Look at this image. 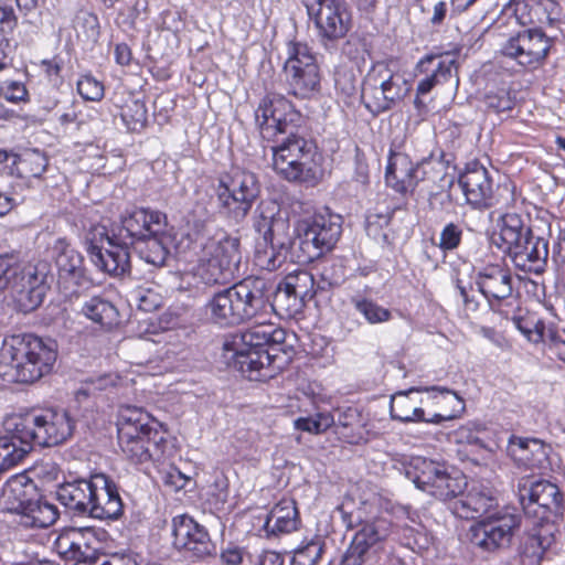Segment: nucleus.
Listing matches in <instances>:
<instances>
[{
	"label": "nucleus",
	"instance_id": "obj_8",
	"mask_svg": "<svg viewBox=\"0 0 565 565\" xmlns=\"http://www.w3.org/2000/svg\"><path fill=\"white\" fill-rule=\"evenodd\" d=\"M409 89L411 85L401 73L394 71L390 64L379 62L363 79L361 98L365 107L377 115L394 107Z\"/></svg>",
	"mask_w": 565,
	"mask_h": 565
},
{
	"label": "nucleus",
	"instance_id": "obj_27",
	"mask_svg": "<svg viewBox=\"0 0 565 565\" xmlns=\"http://www.w3.org/2000/svg\"><path fill=\"white\" fill-rule=\"evenodd\" d=\"M497 504L492 491L478 486L472 487L461 499L454 501L451 511L460 519H477L489 513Z\"/></svg>",
	"mask_w": 565,
	"mask_h": 565
},
{
	"label": "nucleus",
	"instance_id": "obj_3",
	"mask_svg": "<svg viewBox=\"0 0 565 565\" xmlns=\"http://www.w3.org/2000/svg\"><path fill=\"white\" fill-rule=\"evenodd\" d=\"M271 312V285L258 276H248L214 294L205 305L209 318L224 327L266 319Z\"/></svg>",
	"mask_w": 565,
	"mask_h": 565
},
{
	"label": "nucleus",
	"instance_id": "obj_46",
	"mask_svg": "<svg viewBox=\"0 0 565 565\" xmlns=\"http://www.w3.org/2000/svg\"><path fill=\"white\" fill-rule=\"evenodd\" d=\"M79 531L77 527H72L61 533L55 541V548L57 553L66 561H74L81 563L79 554Z\"/></svg>",
	"mask_w": 565,
	"mask_h": 565
},
{
	"label": "nucleus",
	"instance_id": "obj_48",
	"mask_svg": "<svg viewBox=\"0 0 565 565\" xmlns=\"http://www.w3.org/2000/svg\"><path fill=\"white\" fill-rule=\"evenodd\" d=\"M334 420L330 413H319L312 417H300L295 420V427L299 430L311 434L324 433L333 425Z\"/></svg>",
	"mask_w": 565,
	"mask_h": 565
},
{
	"label": "nucleus",
	"instance_id": "obj_22",
	"mask_svg": "<svg viewBox=\"0 0 565 565\" xmlns=\"http://www.w3.org/2000/svg\"><path fill=\"white\" fill-rule=\"evenodd\" d=\"M391 526V522L385 518H376L362 523L345 552L341 565H362L367 552L388 537Z\"/></svg>",
	"mask_w": 565,
	"mask_h": 565
},
{
	"label": "nucleus",
	"instance_id": "obj_44",
	"mask_svg": "<svg viewBox=\"0 0 565 565\" xmlns=\"http://www.w3.org/2000/svg\"><path fill=\"white\" fill-rule=\"evenodd\" d=\"M79 531V554L81 563L96 564L99 558V541L92 527H77Z\"/></svg>",
	"mask_w": 565,
	"mask_h": 565
},
{
	"label": "nucleus",
	"instance_id": "obj_11",
	"mask_svg": "<svg viewBox=\"0 0 565 565\" xmlns=\"http://www.w3.org/2000/svg\"><path fill=\"white\" fill-rule=\"evenodd\" d=\"M259 192L256 175L238 169L233 171L227 181L221 180L216 189L222 212L236 222L246 217Z\"/></svg>",
	"mask_w": 565,
	"mask_h": 565
},
{
	"label": "nucleus",
	"instance_id": "obj_56",
	"mask_svg": "<svg viewBox=\"0 0 565 565\" xmlns=\"http://www.w3.org/2000/svg\"><path fill=\"white\" fill-rule=\"evenodd\" d=\"M160 475L163 484L170 487L172 490L183 489L188 482V478L175 468L161 471Z\"/></svg>",
	"mask_w": 565,
	"mask_h": 565
},
{
	"label": "nucleus",
	"instance_id": "obj_54",
	"mask_svg": "<svg viewBox=\"0 0 565 565\" xmlns=\"http://www.w3.org/2000/svg\"><path fill=\"white\" fill-rule=\"evenodd\" d=\"M535 2V0H510L503 8V12L505 14H511L514 17L515 21L520 24H526L531 22L530 18V8L531 3Z\"/></svg>",
	"mask_w": 565,
	"mask_h": 565
},
{
	"label": "nucleus",
	"instance_id": "obj_45",
	"mask_svg": "<svg viewBox=\"0 0 565 565\" xmlns=\"http://www.w3.org/2000/svg\"><path fill=\"white\" fill-rule=\"evenodd\" d=\"M351 301L354 308L366 319L369 323L375 324L385 322L392 317L388 309L379 306L370 299L353 297Z\"/></svg>",
	"mask_w": 565,
	"mask_h": 565
},
{
	"label": "nucleus",
	"instance_id": "obj_39",
	"mask_svg": "<svg viewBox=\"0 0 565 565\" xmlns=\"http://www.w3.org/2000/svg\"><path fill=\"white\" fill-rule=\"evenodd\" d=\"M82 312L92 321L102 327H113L118 322V311L116 307L102 297H93L87 300Z\"/></svg>",
	"mask_w": 565,
	"mask_h": 565
},
{
	"label": "nucleus",
	"instance_id": "obj_23",
	"mask_svg": "<svg viewBox=\"0 0 565 565\" xmlns=\"http://www.w3.org/2000/svg\"><path fill=\"white\" fill-rule=\"evenodd\" d=\"M121 228L117 234L120 238L135 245L140 239L167 228V216L159 211L132 209L120 216Z\"/></svg>",
	"mask_w": 565,
	"mask_h": 565
},
{
	"label": "nucleus",
	"instance_id": "obj_5",
	"mask_svg": "<svg viewBox=\"0 0 565 565\" xmlns=\"http://www.w3.org/2000/svg\"><path fill=\"white\" fill-rule=\"evenodd\" d=\"M153 418L141 408L124 406L117 420L118 444L132 463L159 462L166 457L168 440Z\"/></svg>",
	"mask_w": 565,
	"mask_h": 565
},
{
	"label": "nucleus",
	"instance_id": "obj_29",
	"mask_svg": "<svg viewBox=\"0 0 565 565\" xmlns=\"http://www.w3.org/2000/svg\"><path fill=\"white\" fill-rule=\"evenodd\" d=\"M58 284L68 295H76L87 284L82 256L74 249H65L56 258Z\"/></svg>",
	"mask_w": 565,
	"mask_h": 565
},
{
	"label": "nucleus",
	"instance_id": "obj_36",
	"mask_svg": "<svg viewBox=\"0 0 565 565\" xmlns=\"http://www.w3.org/2000/svg\"><path fill=\"white\" fill-rule=\"evenodd\" d=\"M290 93L300 98H309L320 90V71L319 67H308L302 71L291 68L289 75H286Z\"/></svg>",
	"mask_w": 565,
	"mask_h": 565
},
{
	"label": "nucleus",
	"instance_id": "obj_60",
	"mask_svg": "<svg viewBox=\"0 0 565 565\" xmlns=\"http://www.w3.org/2000/svg\"><path fill=\"white\" fill-rule=\"evenodd\" d=\"M284 557L275 551H265L259 555L257 565H282Z\"/></svg>",
	"mask_w": 565,
	"mask_h": 565
},
{
	"label": "nucleus",
	"instance_id": "obj_59",
	"mask_svg": "<svg viewBox=\"0 0 565 565\" xmlns=\"http://www.w3.org/2000/svg\"><path fill=\"white\" fill-rule=\"evenodd\" d=\"M322 278L329 280L330 286H339L344 278V270L341 265H332L330 268H324Z\"/></svg>",
	"mask_w": 565,
	"mask_h": 565
},
{
	"label": "nucleus",
	"instance_id": "obj_2",
	"mask_svg": "<svg viewBox=\"0 0 565 565\" xmlns=\"http://www.w3.org/2000/svg\"><path fill=\"white\" fill-rule=\"evenodd\" d=\"M300 114L279 94H267L255 110V120L263 139L274 141L273 167L289 181L316 180L315 147L295 132Z\"/></svg>",
	"mask_w": 565,
	"mask_h": 565
},
{
	"label": "nucleus",
	"instance_id": "obj_43",
	"mask_svg": "<svg viewBox=\"0 0 565 565\" xmlns=\"http://www.w3.org/2000/svg\"><path fill=\"white\" fill-rule=\"evenodd\" d=\"M74 29L77 38L86 43H96L99 34L100 26L98 18L95 13L88 11H79L74 20Z\"/></svg>",
	"mask_w": 565,
	"mask_h": 565
},
{
	"label": "nucleus",
	"instance_id": "obj_31",
	"mask_svg": "<svg viewBox=\"0 0 565 565\" xmlns=\"http://www.w3.org/2000/svg\"><path fill=\"white\" fill-rule=\"evenodd\" d=\"M417 172L418 167H414L406 154L395 153L390 158L385 180L396 192L406 193L417 185Z\"/></svg>",
	"mask_w": 565,
	"mask_h": 565
},
{
	"label": "nucleus",
	"instance_id": "obj_33",
	"mask_svg": "<svg viewBox=\"0 0 565 565\" xmlns=\"http://www.w3.org/2000/svg\"><path fill=\"white\" fill-rule=\"evenodd\" d=\"M92 518L117 519L122 513V502L117 487L105 477V483L96 486Z\"/></svg>",
	"mask_w": 565,
	"mask_h": 565
},
{
	"label": "nucleus",
	"instance_id": "obj_52",
	"mask_svg": "<svg viewBox=\"0 0 565 565\" xmlns=\"http://www.w3.org/2000/svg\"><path fill=\"white\" fill-rule=\"evenodd\" d=\"M462 230L455 223L447 224L440 233L438 246L444 250L457 248L461 242Z\"/></svg>",
	"mask_w": 565,
	"mask_h": 565
},
{
	"label": "nucleus",
	"instance_id": "obj_21",
	"mask_svg": "<svg viewBox=\"0 0 565 565\" xmlns=\"http://www.w3.org/2000/svg\"><path fill=\"white\" fill-rule=\"evenodd\" d=\"M284 343H268L260 351H253L243 360L239 372L249 380H267L280 372L290 361L289 351Z\"/></svg>",
	"mask_w": 565,
	"mask_h": 565
},
{
	"label": "nucleus",
	"instance_id": "obj_41",
	"mask_svg": "<svg viewBox=\"0 0 565 565\" xmlns=\"http://www.w3.org/2000/svg\"><path fill=\"white\" fill-rule=\"evenodd\" d=\"M319 67L316 56L306 43L290 42L288 44V57L284 65L285 75H289L290 70L302 71L308 67Z\"/></svg>",
	"mask_w": 565,
	"mask_h": 565
},
{
	"label": "nucleus",
	"instance_id": "obj_17",
	"mask_svg": "<svg viewBox=\"0 0 565 565\" xmlns=\"http://www.w3.org/2000/svg\"><path fill=\"white\" fill-rule=\"evenodd\" d=\"M518 489L520 502L526 514L547 521L550 514L558 511L562 494L556 484L547 480L525 478L520 481Z\"/></svg>",
	"mask_w": 565,
	"mask_h": 565
},
{
	"label": "nucleus",
	"instance_id": "obj_4",
	"mask_svg": "<svg viewBox=\"0 0 565 565\" xmlns=\"http://www.w3.org/2000/svg\"><path fill=\"white\" fill-rule=\"evenodd\" d=\"M56 358L52 341L33 334L13 335L0 349V377L8 383H34L52 371Z\"/></svg>",
	"mask_w": 565,
	"mask_h": 565
},
{
	"label": "nucleus",
	"instance_id": "obj_24",
	"mask_svg": "<svg viewBox=\"0 0 565 565\" xmlns=\"http://www.w3.org/2000/svg\"><path fill=\"white\" fill-rule=\"evenodd\" d=\"M105 483V476L97 475L90 480H76L62 484L57 490L58 501L78 515L92 516L96 486Z\"/></svg>",
	"mask_w": 565,
	"mask_h": 565
},
{
	"label": "nucleus",
	"instance_id": "obj_12",
	"mask_svg": "<svg viewBox=\"0 0 565 565\" xmlns=\"http://www.w3.org/2000/svg\"><path fill=\"white\" fill-rule=\"evenodd\" d=\"M520 525L519 514L498 512L472 524L467 535L473 547L494 553L510 547Z\"/></svg>",
	"mask_w": 565,
	"mask_h": 565
},
{
	"label": "nucleus",
	"instance_id": "obj_30",
	"mask_svg": "<svg viewBox=\"0 0 565 565\" xmlns=\"http://www.w3.org/2000/svg\"><path fill=\"white\" fill-rule=\"evenodd\" d=\"M300 523L296 501L284 498L270 510L266 518L264 529L268 536H278L297 531Z\"/></svg>",
	"mask_w": 565,
	"mask_h": 565
},
{
	"label": "nucleus",
	"instance_id": "obj_37",
	"mask_svg": "<svg viewBox=\"0 0 565 565\" xmlns=\"http://www.w3.org/2000/svg\"><path fill=\"white\" fill-rule=\"evenodd\" d=\"M168 235L164 231H159V234H151L145 239H140L135 245H131L147 263L157 267L166 264L169 250L167 247Z\"/></svg>",
	"mask_w": 565,
	"mask_h": 565
},
{
	"label": "nucleus",
	"instance_id": "obj_32",
	"mask_svg": "<svg viewBox=\"0 0 565 565\" xmlns=\"http://www.w3.org/2000/svg\"><path fill=\"white\" fill-rule=\"evenodd\" d=\"M114 100L120 108V117L129 131L140 132L146 128L148 111L142 100L135 98L125 89L117 90Z\"/></svg>",
	"mask_w": 565,
	"mask_h": 565
},
{
	"label": "nucleus",
	"instance_id": "obj_16",
	"mask_svg": "<svg viewBox=\"0 0 565 565\" xmlns=\"http://www.w3.org/2000/svg\"><path fill=\"white\" fill-rule=\"evenodd\" d=\"M550 49L551 40L542 31L524 30L511 36L500 51L519 65L535 70L544 63Z\"/></svg>",
	"mask_w": 565,
	"mask_h": 565
},
{
	"label": "nucleus",
	"instance_id": "obj_7",
	"mask_svg": "<svg viewBox=\"0 0 565 565\" xmlns=\"http://www.w3.org/2000/svg\"><path fill=\"white\" fill-rule=\"evenodd\" d=\"M241 260L238 237L225 235L220 239H210L204 245L198 264L181 274L180 289H190L191 279L205 285L227 284L238 273Z\"/></svg>",
	"mask_w": 565,
	"mask_h": 565
},
{
	"label": "nucleus",
	"instance_id": "obj_13",
	"mask_svg": "<svg viewBox=\"0 0 565 565\" xmlns=\"http://www.w3.org/2000/svg\"><path fill=\"white\" fill-rule=\"evenodd\" d=\"M286 332L265 319L257 320V323L242 333L231 335L223 344L224 358L228 365L239 371L243 360L253 351L263 350L268 343H284Z\"/></svg>",
	"mask_w": 565,
	"mask_h": 565
},
{
	"label": "nucleus",
	"instance_id": "obj_53",
	"mask_svg": "<svg viewBox=\"0 0 565 565\" xmlns=\"http://www.w3.org/2000/svg\"><path fill=\"white\" fill-rule=\"evenodd\" d=\"M0 96L11 103L25 102L29 93L24 84L18 81H7L0 85Z\"/></svg>",
	"mask_w": 565,
	"mask_h": 565
},
{
	"label": "nucleus",
	"instance_id": "obj_9",
	"mask_svg": "<svg viewBox=\"0 0 565 565\" xmlns=\"http://www.w3.org/2000/svg\"><path fill=\"white\" fill-rule=\"evenodd\" d=\"M73 429L74 422L64 409L46 408L18 418V431L32 446H57L73 434Z\"/></svg>",
	"mask_w": 565,
	"mask_h": 565
},
{
	"label": "nucleus",
	"instance_id": "obj_64",
	"mask_svg": "<svg viewBox=\"0 0 565 565\" xmlns=\"http://www.w3.org/2000/svg\"><path fill=\"white\" fill-rule=\"evenodd\" d=\"M222 559L228 565H238L242 562V553L237 548L226 550L222 553Z\"/></svg>",
	"mask_w": 565,
	"mask_h": 565
},
{
	"label": "nucleus",
	"instance_id": "obj_61",
	"mask_svg": "<svg viewBox=\"0 0 565 565\" xmlns=\"http://www.w3.org/2000/svg\"><path fill=\"white\" fill-rule=\"evenodd\" d=\"M411 535L408 539L413 537V547L418 550H426L430 544V537L427 533L420 532L418 530H411Z\"/></svg>",
	"mask_w": 565,
	"mask_h": 565
},
{
	"label": "nucleus",
	"instance_id": "obj_10",
	"mask_svg": "<svg viewBox=\"0 0 565 565\" xmlns=\"http://www.w3.org/2000/svg\"><path fill=\"white\" fill-rule=\"evenodd\" d=\"M14 277L11 289L14 302L20 311L28 313L35 310L43 301L51 276V264L46 260L22 263L14 256Z\"/></svg>",
	"mask_w": 565,
	"mask_h": 565
},
{
	"label": "nucleus",
	"instance_id": "obj_20",
	"mask_svg": "<svg viewBox=\"0 0 565 565\" xmlns=\"http://www.w3.org/2000/svg\"><path fill=\"white\" fill-rule=\"evenodd\" d=\"M459 184L468 204L477 209H488L498 202L497 191L489 171L475 162L468 164L460 174Z\"/></svg>",
	"mask_w": 565,
	"mask_h": 565
},
{
	"label": "nucleus",
	"instance_id": "obj_38",
	"mask_svg": "<svg viewBox=\"0 0 565 565\" xmlns=\"http://www.w3.org/2000/svg\"><path fill=\"white\" fill-rule=\"evenodd\" d=\"M531 232V228L524 224L522 217L516 213H507L501 217L499 237L507 253Z\"/></svg>",
	"mask_w": 565,
	"mask_h": 565
},
{
	"label": "nucleus",
	"instance_id": "obj_62",
	"mask_svg": "<svg viewBox=\"0 0 565 565\" xmlns=\"http://www.w3.org/2000/svg\"><path fill=\"white\" fill-rule=\"evenodd\" d=\"M116 61L120 65H128L131 60V51L127 44L120 43L115 47Z\"/></svg>",
	"mask_w": 565,
	"mask_h": 565
},
{
	"label": "nucleus",
	"instance_id": "obj_18",
	"mask_svg": "<svg viewBox=\"0 0 565 565\" xmlns=\"http://www.w3.org/2000/svg\"><path fill=\"white\" fill-rule=\"evenodd\" d=\"M173 545L190 557L203 559L216 554V546L207 531L189 515H178L172 521Z\"/></svg>",
	"mask_w": 565,
	"mask_h": 565
},
{
	"label": "nucleus",
	"instance_id": "obj_49",
	"mask_svg": "<svg viewBox=\"0 0 565 565\" xmlns=\"http://www.w3.org/2000/svg\"><path fill=\"white\" fill-rule=\"evenodd\" d=\"M286 291V287L282 284H279L276 289L274 300H271L273 312H285L290 315L296 312L303 302L299 297H295L294 300V294H287Z\"/></svg>",
	"mask_w": 565,
	"mask_h": 565
},
{
	"label": "nucleus",
	"instance_id": "obj_51",
	"mask_svg": "<svg viewBox=\"0 0 565 565\" xmlns=\"http://www.w3.org/2000/svg\"><path fill=\"white\" fill-rule=\"evenodd\" d=\"M79 95L86 100H99L104 96V86L92 76H84L77 83Z\"/></svg>",
	"mask_w": 565,
	"mask_h": 565
},
{
	"label": "nucleus",
	"instance_id": "obj_50",
	"mask_svg": "<svg viewBox=\"0 0 565 565\" xmlns=\"http://www.w3.org/2000/svg\"><path fill=\"white\" fill-rule=\"evenodd\" d=\"M484 103L488 109L498 114L511 110L514 106V99L505 89L487 93L484 96Z\"/></svg>",
	"mask_w": 565,
	"mask_h": 565
},
{
	"label": "nucleus",
	"instance_id": "obj_42",
	"mask_svg": "<svg viewBox=\"0 0 565 565\" xmlns=\"http://www.w3.org/2000/svg\"><path fill=\"white\" fill-rule=\"evenodd\" d=\"M286 287V292L294 294L302 300L310 299L315 296V279L313 276L307 270H297L288 274L280 282Z\"/></svg>",
	"mask_w": 565,
	"mask_h": 565
},
{
	"label": "nucleus",
	"instance_id": "obj_47",
	"mask_svg": "<svg viewBox=\"0 0 565 565\" xmlns=\"http://www.w3.org/2000/svg\"><path fill=\"white\" fill-rule=\"evenodd\" d=\"M513 323L530 342L539 343L544 340L545 324L535 316L513 317Z\"/></svg>",
	"mask_w": 565,
	"mask_h": 565
},
{
	"label": "nucleus",
	"instance_id": "obj_26",
	"mask_svg": "<svg viewBox=\"0 0 565 565\" xmlns=\"http://www.w3.org/2000/svg\"><path fill=\"white\" fill-rule=\"evenodd\" d=\"M479 290L489 300H504L511 297L512 276L500 265H488L479 271L476 280Z\"/></svg>",
	"mask_w": 565,
	"mask_h": 565
},
{
	"label": "nucleus",
	"instance_id": "obj_1",
	"mask_svg": "<svg viewBox=\"0 0 565 565\" xmlns=\"http://www.w3.org/2000/svg\"><path fill=\"white\" fill-rule=\"evenodd\" d=\"M253 226L266 244L264 248L257 249L256 262L268 271L284 264L289 249L299 264L312 263L332 250L342 232L339 215L316 214L298 224L297 236L292 241L290 222L281 215L279 205L273 200L258 204Z\"/></svg>",
	"mask_w": 565,
	"mask_h": 565
},
{
	"label": "nucleus",
	"instance_id": "obj_34",
	"mask_svg": "<svg viewBox=\"0 0 565 565\" xmlns=\"http://www.w3.org/2000/svg\"><path fill=\"white\" fill-rule=\"evenodd\" d=\"M30 440L22 438L18 431V420L10 434L0 436V469H7L19 463L31 450Z\"/></svg>",
	"mask_w": 565,
	"mask_h": 565
},
{
	"label": "nucleus",
	"instance_id": "obj_14",
	"mask_svg": "<svg viewBox=\"0 0 565 565\" xmlns=\"http://www.w3.org/2000/svg\"><path fill=\"white\" fill-rule=\"evenodd\" d=\"M413 467L415 486L439 500L456 499L467 486L465 477L451 476L445 463L418 457Z\"/></svg>",
	"mask_w": 565,
	"mask_h": 565
},
{
	"label": "nucleus",
	"instance_id": "obj_15",
	"mask_svg": "<svg viewBox=\"0 0 565 565\" xmlns=\"http://www.w3.org/2000/svg\"><path fill=\"white\" fill-rule=\"evenodd\" d=\"M322 41L335 42L351 29V14L344 0H303Z\"/></svg>",
	"mask_w": 565,
	"mask_h": 565
},
{
	"label": "nucleus",
	"instance_id": "obj_28",
	"mask_svg": "<svg viewBox=\"0 0 565 565\" xmlns=\"http://www.w3.org/2000/svg\"><path fill=\"white\" fill-rule=\"evenodd\" d=\"M440 391L441 393H446L449 395V402L455 403L457 409L455 412L459 413L463 409V401L456 394L451 393L447 388L431 387V391ZM422 391H430V388H415L412 387L408 391H402L392 396L390 413L391 417L396 420H401L404 423L408 422H418V419H424V409L419 407H411V403L408 399V394L413 392H422Z\"/></svg>",
	"mask_w": 565,
	"mask_h": 565
},
{
	"label": "nucleus",
	"instance_id": "obj_55",
	"mask_svg": "<svg viewBox=\"0 0 565 565\" xmlns=\"http://www.w3.org/2000/svg\"><path fill=\"white\" fill-rule=\"evenodd\" d=\"M14 255H0V292L11 287V279L14 277Z\"/></svg>",
	"mask_w": 565,
	"mask_h": 565
},
{
	"label": "nucleus",
	"instance_id": "obj_57",
	"mask_svg": "<svg viewBox=\"0 0 565 565\" xmlns=\"http://www.w3.org/2000/svg\"><path fill=\"white\" fill-rule=\"evenodd\" d=\"M536 11L542 10L545 14L546 22L550 25H554L561 20V9L557 2L554 0H537Z\"/></svg>",
	"mask_w": 565,
	"mask_h": 565
},
{
	"label": "nucleus",
	"instance_id": "obj_40",
	"mask_svg": "<svg viewBox=\"0 0 565 565\" xmlns=\"http://www.w3.org/2000/svg\"><path fill=\"white\" fill-rule=\"evenodd\" d=\"M12 166H15V169L11 168V173L17 174L20 178H29V177H41L46 168H47V158L40 151H32L23 157L18 154H11Z\"/></svg>",
	"mask_w": 565,
	"mask_h": 565
},
{
	"label": "nucleus",
	"instance_id": "obj_58",
	"mask_svg": "<svg viewBox=\"0 0 565 565\" xmlns=\"http://www.w3.org/2000/svg\"><path fill=\"white\" fill-rule=\"evenodd\" d=\"M17 25V18L13 9L10 7L0 6V31L2 33L11 32Z\"/></svg>",
	"mask_w": 565,
	"mask_h": 565
},
{
	"label": "nucleus",
	"instance_id": "obj_63",
	"mask_svg": "<svg viewBox=\"0 0 565 565\" xmlns=\"http://www.w3.org/2000/svg\"><path fill=\"white\" fill-rule=\"evenodd\" d=\"M550 337L553 350L561 360L565 361V339H563L559 334L552 332L550 333Z\"/></svg>",
	"mask_w": 565,
	"mask_h": 565
},
{
	"label": "nucleus",
	"instance_id": "obj_19",
	"mask_svg": "<svg viewBox=\"0 0 565 565\" xmlns=\"http://www.w3.org/2000/svg\"><path fill=\"white\" fill-rule=\"evenodd\" d=\"M102 245L92 243L88 252L92 262L103 271L113 276H122L130 270L128 241L120 238L117 234L109 236L103 227L99 232Z\"/></svg>",
	"mask_w": 565,
	"mask_h": 565
},
{
	"label": "nucleus",
	"instance_id": "obj_35",
	"mask_svg": "<svg viewBox=\"0 0 565 565\" xmlns=\"http://www.w3.org/2000/svg\"><path fill=\"white\" fill-rule=\"evenodd\" d=\"M454 58H437L435 56H427L419 63L420 68L425 71H431V74L423 78L417 86L418 94L429 93L435 85L447 82L452 76V70L455 68Z\"/></svg>",
	"mask_w": 565,
	"mask_h": 565
},
{
	"label": "nucleus",
	"instance_id": "obj_6",
	"mask_svg": "<svg viewBox=\"0 0 565 565\" xmlns=\"http://www.w3.org/2000/svg\"><path fill=\"white\" fill-rule=\"evenodd\" d=\"M0 509L14 514V522L24 529H45L58 519L57 508L38 498L35 483L24 472L3 483Z\"/></svg>",
	"mask_w": 565,
	"mask_h": 565
},
{
	"label": "nucleus",
	"instance_id": "obj_25",
	"mask_svg": "<svg viewBox=\"0 0 565 565\" xmlns=\"http://www.w3.org/2000/svg\"><path fill=\"white\" fill-rule=\"evenodd\" d=\"M516 267L525 271L541 274L545 270L548 245L543 237L529 234L508 252Z\"/></svg>",
	"mask_w": 565,
	"mask_h": 565
}]
</instances>
